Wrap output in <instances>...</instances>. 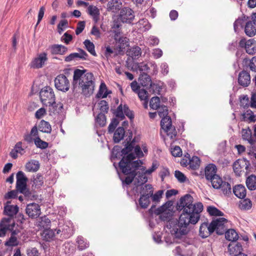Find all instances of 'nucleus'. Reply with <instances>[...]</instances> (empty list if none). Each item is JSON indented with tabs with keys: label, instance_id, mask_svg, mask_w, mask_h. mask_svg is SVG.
<instances>
[{
	"label": "nucleus",
	"instance_id": "obj_1",
	"mask_svg": "<svg viewBox=\"0 0 256 256\" xmlns=\"http://www.w3.org/2000/svg\"><path fill=\"white\" fill-rule=\"evenodd\" d=\"M193 197L190 194H186L180 198L177 203L176 209L182 211L178 220L170 224L171 233L176 238H180L189 232L190 224H195L200 219V213L203 210L202 202L192 204Z\"/></svg>",
	"mask_w": 256,
	"mask_h": 256
},
{
	"label": "nucleus",
	"instance_id": "obj_2",
	"mask_svg": "<svg viewBox=\"0 0 256 256\" xmlns=\"http://www.w3.org/2000/svg\"><path fill=\"white\" fill-rule=\"evenodd\" d=\"M135 159L136 156L132 153L126 156H124L118 162L120 170L127 176L124 180H122V184H130L137 176V170L141 166L142 162L140 160H134Z\"/></svg>",
	"mask_w": 256,
	"mask_h": 256
},
{
	"label": "nucleus",
	"instance_id": "obj_3",
	"mask_svg": "<svg viewBox=\"0 0 256 256\" xmlns=\"http://www.w3.org/2000/svg\"><path fill=\"white\" fill-rule=\"evenodd\" d=\"M173 204L172 200H168L160 206L156 208V205L152 204L148 210V213L152 215L154 214L156 215H160V218L163 221H168L170 220V212H164L170 208Z\"/></svg>",
	"mask_w": 256,
	"mask_h": 256
},
{
	"label": "nucleus",
	"instance_id": "obj_4",
	"mask_svg": "<svg viewBox=\"0 0 256 256\" xmlns=\"http://www.w3.org/2000/svg\"><path fill=\"white\" fill-rule=\"evenodd\" d=\"M40 97L42 104L46 106H48V104L54 103V100H56L53 89L48 86H44L40 90Z\"/></svg>",
	"mask_w": 256,
	"mask_h": 256
},
{
	"label": "nucleus",
	"instance_id": "obj_5",
	"mask_svg": "<svg viewBox=\"0 0 256 256\" xmlns=\"http://www.w3.org/2000/svg\"><path fill=\"white\" fill-rule=\"evenodd\" d=\"M241 48H244L247 54L253 55L256 53V41L252 38L248 40L245 38H242L238 44Z\"/></svg>",
	"mask_w": 256,
	"mask_h": 256
},
{
	"label": "nucleus",
	"instance_id": "obj_6",
	"mask_svg": "<svg viewBox=\"0 0 256 256\" xmlns=\"http://www.w3.org/2000/svg\"><path fill=\"white\" fill-rule=\"evenodd\" d=\"M134 17L133 10L130 8L124 7L120 10L118 19L123 23L130 24Z\"/></svg>",
	"mask_w": 256,
	"mask_h": 256
},
{
	"label": "nucleus",
	"instance_id": "obj_7",
	"mask_svg": "<svg viewBox=\"0 0 256 256\" xmlns=\"http://www.w3.org/2000/svg\"><path fill=\"white\" fill-rule=\"evenodd\" d=\"M250 164V161L246 158H240L235 161L232 165L234 171L237 176H240L242 169L248 170Z\"/></svg>",
	"mask_w": 256,
	"mask_h": 256
},
{
	"label": "nucleus",
	"instance_id": "obj_8",
	"mask_svg": "<svg viewBox=\"0 0 256 256\" xmlns=\"http://www.w3.org/2000/svg\"><path fill=\"white\" fill-rule=\"evenodd\" d=\"M54 85L58 90L64 92L68 91L70 88L69 81L64 74H60L56 78Z\"/></svg>",
	"mask_w": 256,
	"mask_h": 256
},
{
	"label": "nucleus",
	"instance_id": "obj_9",
	"mask_svg": "<svg viewBox=\"0 0 256 256\" xmlns=\"http://www.w3.org/2000/svg\"><path fill=\"white\" fill-rule=\"evenodd\" d=\"M252 20L248 21L244 26V32L249 37H252L256 34V12L251 16Z\"/></svg>",
	"mask_w": 256,
	"mask_h": 256
},
{
	"label": "nucleus",
	"instance_id": "obj_10",
	"mask_svg": "<svg viewBox=\"0 0 256 256\" xmlns=\"http://www.w3.org/2000/svg\"><path fill=\"white\" fill-rule=\"evenodd\" d=\"M16 188L20 193H23L26 188L28 178L22 171H18L16 174Z\"/></svg>",
	"mask_w": 256,
	"mask_h": 256
},
{
	"label": "nucleus",
	"instance_id": "obj_11",
	"mask_svg": "<svg viewBox=\"0 0 256 256\" xmlns=\"http://www.w3.org/2000/svg\"><path fill=\"white\" fill-rule=\"evenodd\" d=\"M26 214L32 218H36L40 214V208L38 204L32 202L27 204Z\"/></svg>",
	"mask_w": 256,
	"mask_h": 256
},
{
	"label": "nucleus",
	"instance_id": "obj_12",
	"mask_svg": "<svg viewBox=\"0 0 256 256\" xmlns=\"http://www.w3.org/2000/svg\"><path fill=\"white\" fill-rule=\"evenodd\" d=\"M48 60L47 54L46 52H42L38 54V57L34 58L30 63V68H42L44 63Z\"/></svg>",
	"mask_w": 256,
	"mask_h": 256
},
{
	"label": "nucleus",
	"instance_id": "obj_13",
	"mask_svg": "<svg viewBox=\"0 0 256 256\" xmlns=\"http://www.w3.org/2000/svg\"><path fill=\"white\" fill-rule=\"evenodd\" d=\"M78 50L79 52V53H71L68 56L65 57L64 61L66 62H70L72 60H76L78 58L82 60H88V54L82 48H78Z\"/></svg>",
	"mask_w": 256,
	"mask_h": 256
},
{
	"label": "nucleus",
	"instance_id": "obj_14",
	"mask_svg": "<svg viewBox=\"0 0 256 256\" xmlns=\"http://www.w3.org/2000/svg\"><path fill=\"white\" fill-rule=\"evenodd\" d=\"M10 201H7L4 204V214L10 216L11 219L15 215H16L19 210V208L17 205H10Z\"/></svg>",
	"mask_w": 256,
	"mask_h": 256
},
{
	"label": "nucleus",
	"instance_id": "obj_15",
	"mask_svg": "<svg viewBox=\"0 0 256 256\" xmlns=\"http://www.w3.org/2000/svg\"><path fill=\"white\" fill-rule=\"evenodd\" d=\"M238 83L243 87H248L250 84V76L248 72L243 70L238 76Z\"/></svg>",
	"mask_w": 256,
	"mask_h": 256
},
{
	"label": "nucleus",
	"instance_id": "obj_16",
	"mask_svg": "<svg viewBox=\"0 0 256 256\" xmlns=\"http://www.w3.org/2000/svg\"><path fill=\"white\" fill-rule=\"evenodd\" d=\"M122 8V3L120 0H110L106 5V10L114 13H116L120 10Z\"/></svg>",
	"mask_w": 256,
	"mask_h": 256
},
{
	"label": "nucleus",
	"instance_id": "obj_17",
	"mask_svg": "<svg viewBox=\"0 0 256 256\" xmlns=\"http://www.w3.org/2000/svg\"><path fill=\"white\" fill-rule=\"evenodd\" d=\"M52 54H64L68 51V48L62 44H54L50 46Z\"/></svg>",
	"mask_w": 256,
	"mask_h": 256
},
{
	"label": "nucleus",
	"instance_id": "obj_18",
	"mask_svg": "<svg viewBox=\"0 0 256 256\" xmlns=\"http://www.w3.org/2000/svg\"><path fill=\"white\" fill-rule=\"evenodd\" d=\"M86 71L87 70L86 69L82 70L80 69H76L74 70L72 81V86L74 88H76V84H78V82L83 78L84 76L86 74Z\"/></svg>",
	"mask_w": 256,
	"mask_h": 256
},
{
	"label": "nucleus",
	"instance_id": "obj_19",
	"mask_svg": "<svg viewBox=\"0 0 256 256\" xmlns=\"http://www.w3.org/2000/svg\"><path fill=\"white\" fill-rule=\"evenodd\" d=\"M234 194L238 198H244L246 194V190L244 186L240 184L235 186L232 189Z\"/></svg>",
	"mask_w": 256,
	"mask_h": 256
},
{
	"label": "nucleus",
	"instance_id": "obj_20",
	"mask_svg": "<svg viewBox=\"0 0 256 256\" xmlns=\"http://www.w3.org/2000/svg\"><path fill=\"white\" fill-rule=\"evenodd\" d=\"M217 168L214 164H210L204 168V174L206 178L209 180L214 176L216 174Z\"/></svg>",
	"mask_w": 256,
	"mask_h": 256
},
{
	"label": "nucleus",
	"instance_id": "obj_21",
	"mask_svg": "<svg viewBox=\"0 0 256 256\" xmlns=\"http://www.w3.org/2000/svg\"><path fill=\"white\" fill-rule=\"evenodd\" d=\"M228 250L230 254H234V256L236 254H242V246L239 242L236 243L234 242H232L228 244Z\"/></svg>",
	"mask_w": 256,
	"mask_h": 256
},
{
	"label": "nucleus",
	"instance_id": "obj_22",
	"mask_svg": "<svg viewBox=\"0 0 256 256\" xmlns=\"http://www.w3.org/2000/svg\"><path fill=\"white\" fill-rule=\"evenodd\" d=\"M76 243L78 249L80 251H82L86 249L90 246V243L88 241L81 236H78L77 237L76 240Z\"/></svg>",
	"mask_w": 256,
	"mask_h": 256
},
{
	"label": "nucleus",
	"instance_id": "obj_23",
	"mask_svg": "<svg viewBox=\"0 0 256 256\" xmlns=\"http://www.w3.org/2000/svg\"><path fill=\"white\" fill-rule=\"evenodd\" d=\"M40 166L38 161L34 160L28 161L25 165L26 170L28 172H36L38 170Z\"/></svg>",
	"mask_w": 256,
	"mask_h": 256
},
{
	"label": "nucleus",
	"instance_id": "obj_24",
	"mask_svg": "<svg viewBox=\"0 0 256 256\" xmlns=\"http://www.w3.org/2000/svg\"><path fill=\"white\" fill-rule=\"evenodd\" d=\"M114 132L113 141L114 143L118 144L124 138L125 130L123 127H118Z\"/></svg>",
	"mask_w": 256,
	"mask_h": 256
},
{
	"label": "nucleus",
	"instance_id": "obj_25",
	"mask_svg": "<svg viewBox=\"0 0 256 256\" xmlns=\"http://www.w3.org/2000/svg\"><path fill=\"white\" fill-rule=\"evenodd\" d=\"M94 84L95 83L86 85L82 84L78 86L81 88L82 94L85 96H89L94 92Z\"/></svg>",
	"mask_w": 256,
	"mask_h": 256
},
{
	"label": "nucleus",
	"instance_id": "obj_26",
	"mask_svg": "<svg viewBox=\"0 0 256 256\" xmlns=\"http://www.w3.org/2000/svg\"><path fill=\"white\" fill-rule=\"evenodd\" d=\"M140 187V195H144L148 196H152V192H154V188L150 184H146L139 186Z\"/></svg>",
	"mask_w": 256,
	"mask_h": 256
},
{
	"label": "nucleus",
	"instance_id": "obj_27",
	"mask_svg": "<svg viewBox=\"0 0 256 256\" xmlns=\"http://www.w3.org/2000/svg\"><path fill=\"white\" fill-rule=\"evenodd\" d=\"M246 186L250 190H256V176L252 174L248 176L246 180Z\"/></svg>",
	"mask_w": 256,
	"mask_h": 256
},
{
	"label": "nucleus",
	"instance_id": "obj_28",
	"mask_svg": "<svg viewBox=\"0 0 256 256\" xmlns=\"http://www.w3.org/2000/svg\"><path fill=\"white\" fill-rule=\"evenodd\" d=\"M188 164L189 167L190 169L196 170L199 168L200 163V158L196 156H194L192 158H190V156L188 154Z\"/></svg>",
	"mask_w": 256,
	"mask_h": 256
},
{
	"label": "nucleus",
	"instance_id": "obj_29",
	"mask_svg": "<svg viewBox=\"0 0 256 256\" xmlns=\"http://www.w3.org/2000/svg\"><path fill=\"white\" fill-rule=\"evenodd\" d=\"M38 130L44 133L50 134L52 132V127L48 122L42 120L38 126Z\"/></svg>",
	"mask_w": 256,
	"mask_h": 256
},
{
	"label": "nucleus",
	"instance_id": "obj_30",
	"mask_svg": "<svg viewBox=\"0 0 256 256\" xmlns=\"http://www.w3.org/2000/svg\"><path fill=\"white\" fill-rule=\"evenodd\" d=\"M141 48L138 46H133L128 51V54L132 60L138 59L141 56Z\"/></svg>",
	"mask_w": 256,
	"mask_h": 256
},
{
	"label": "nucleus",
	"instance_id": "obj_31",
	"mask_svg": "<svg viewBox=\"0 0 256 256\" xmlns=\"http://www.w3.org/2000/svg\"><path fill=\"white\" fill-rule=\"evenodd\" d=\"M94 83V78L92 73L86 72L83 78L78 82V86L87 84H92Z\"/></svg>",
	"mask_w": 256,
	"mask_h": 256
},
{
	"label": "nucleus",
	"instance_id": "obj_32",
	"mask_svg": "<svg viewBox=\"0 0 256 256\" xmlns=\"http://www.w3.org/2000/svg\"><path fill=\"white\" fill-rule=\"evenodd\" d=\"M111 92H112L110 90L108 91H108L106 84H105L104 82H102L100 84V86L99 88V90H98L97 94H96V98H105L109 94H110Z\"/></svg>",
	"mask_w": 256,
	"mask_h": 256
},
{
	"label": "nucleus",
	"instance_id": "obj_33",
	"mask_svg": "<svg viewBox=\"0 0 256 256\" xmlns=\"http://www.w3.org/2000/svg\"><path fill=\"white\" fill-rule=\"evenodd\" d=\"M150 196L144 195H140L138 200L139 206L141 208L146 209L150 204Z\"/></svg>",
	"mask_w": 256,
	"mask_h": 256
},
{
	"label": "nucleus",
	"instance_id": "obj_34",
	"mask_svg": "<svg viewBox=\"0 0 256 256\" xmlns=\"http://www.w3.org/2000/svg\"><path fill=\"white\" fill-rule=\"evenodd\" d=\"M48 106H49V112L50 114L52 115V114H55L56 112H58V110H61L63 108V104L61 102L56 103V101L54 100V102L52 104H48Z\"/></svg>",
	"mask_w": 256,
	"mask_h": 256
},
{
	"label": "nucleus",
	"instance_id": "obj_35",
	"mask_svg": "<svg viewBox=\"0 0 256 256\" xmlns=\"http://www.w3.org/2000/svg\"><path fill=\"white\" fill-rule=\"evenodd\" d=\"M225 237L229 241L236 242L238 238V235L234 229H229L226 232Z\"/></svg>",
	"mask_w": 256,
	"mask_h": 256
},
{
	"label": "nucleus",
	"instance_id": "obj_36",
	"mask_svg": "<svg viewBox=\"0 0 256 256\" xmlns=\"http://www.w3.org/2000/svg\"><path fill=\"white\" fill-rule=\"evenodd\" d=\"M210 234L208 227V222L202 224L199 229V236L204 238L208 237Z\"/></svg>",
	"mask_w": 256,
	"mask_h": 256
},
{
	"label": "nucleus",
	"instance_id": "obj_37",
	"mask_svg": "<svg viewBox=\"0 0 256 256\" xmlns=\"http://www.w3.org/2000/svg\"><path fill=\"white\" fill-rule=\"evenodd\" d=\"M138 172V174L136 178L137 181L135 182V185L136 187H138L140 186L144 185L145 183H146L148 181V178L146 176V174L144 172Z\"/></svg>",
	"mask_w": 256,
	"mask_h": 256
},
{
	"label": "nucleus",
	"instance_id": "obj_38",
	"mask_svg": "<svg viewBox=\"0 0 256 256\" xmlns=\"http://www.w3.org/2000/svg\"><path fill=\"white\" fill-rule=\"evenodd\" d=\"M209 180H210L212 187L216 189H220L222 184L224 182L222 178L216 174L214 176Z\"/></svg>",
	"mask_w": 256,
	"mask_h": 256
},
{
	"label": "nucleus",
	"instance_id": "obj_39",
	"mask_svg": "<svg viewBox=\"0 0 256 256\" xmlns=\"http://www.w3.org/2000/svg\"><path fill=\"white\" fill-rule=\"evenodd\" d=\"M10 218H2L0 222V237H4L8 231V228L6 227L5 223L10 222Z\"/></svg>",
	"mask_w": 256,
	"mask_h": 256
},
{
	"label": "nucleus",
	"instance_id": "obj_40",
	"mask_svg": "<svg viewBox=\"0 0 256 256\" xmlns=\"http://www.w3.org/2000/svg\"><path fill=\"white\" fill-rule=\"evenodd\" d=\"M111 111L114 114L116 117L120 119V120H123L125 118V116L124 114V106L120 104L116 108V110L111 108Z\"/></svg>",
	"mask_w": 256,
	"mask_h": 256
},
{
	"label": "nucleus",
	"instance_id": "obj_41",
	"mask_svg": "<svg viewBox=\"0 0 256 256\" xmlns=\"http://www.w3.org/2000/svg\"><path fill=\"white\" fill-rule=\"evenodd\" d=\"M116 44H118L117 48H118V54L123 51V50L128 46V39L126 37L122 36L117 42Z\"/></svg>",
	"mask_w": 256,
	"mask_h": 256
},
{
	"label": "nucleus",
	"instance_id": "obj_42",
	"mask_svg": "<svg viewBox=\"0 0 256 256\" xmlns=\"http://www.w3.org/2000/svg\"><path fill=\"white\" fill-rule=\"evenodd\" d=\"M242 138L244 140H248L250 145L254 144V140L252 138L251 130L249 128L242 130Z\"/></svg>",
	"mask_w": 256,
	"mask_h": 256
},
{
	"label": "nucleus",
	"instance_id": "obj_43",
	"mask_svg": "<svg viewBox=\"0 0 256 256\" xmlns=\"http://www.w3.org/2000/svg\"><path fill=\"white\" fill-rule=\"evenodd\" d=\"M122 154V148L120 146H115L113 148L112 151L111 159L112 160L116 158H120L121 156H123Z\"/></svg>",
	"mask_w": 256,
	"mask_h": 256
},
{
	"label": "nucleus",
	"instance_id": "obj_44",
	"mask_svg": "<svg viewBox=\"0 0 256 256\" xmlns=\"http://www.w3.org/2000/svg\"><path fill=\"white\" fill-rule=\"evenodd\" d=\"M172 126V122L171 118L169 116H166L164 118H162L160 121L161 128L164 130H170V126Z\"/></svg>",
	"mask_w": 256,
	"mask_h": 256
},
{
	"label": "nucleus",
	"instance_id": "obj_45",
	"mask_svg": "<svg viewBox=\"0 0 256 256\" xmlns=\"http://www.w3.org/2000/svg\"><path fill=\"white\" fill-rule=\"evenodd\" d=\"M84 44L86 50L91 54H92L94 56H96V54L94 50L95 46L93 42H91L89 40H86L84 42Z\"/></svg>",
	"mask_w": 256,
	"mask_h": 256
},
{
	"label": "nucleus",
	"instance_id": "obj_46",
	"mask_svg": "<svg viewBox=\"0 0 256 256\" xmlns=\"http://www.w3.org/2000/svg\"><path fill=\"white\" fill-rule=\"evenodd\" d=\"M42 236L44 240L46 241H50L54 236L55 232L52 230H51L48 228L44 229Z\"/></svg>",
	"mask_w": 256,
	"mask_h": 256
},
{
	"label": "nucleus",
	"instance_id": "obj_47",
	"mask_svg": "<svg viewBox=\"0 0 256 256\" xmlns=\"http://www.w3.org/2000/svg\"><path fill=\"white\" fill-rule=\"evenodd\" d=\"M220 189L221 190L224 196H228L232 194L231 185L228 182H224Z\"/></svg>",
	"mask_w": 256,
	"mask_h": 256
},
{
	"label": "nucleus",
	"instance_id": "obj_48",
	"mask_svg": "<svg viewBox=\"0 0 256 256\" xmlns=\"http://www.w3.org/2000/svg\"><path fill=\"white\" fill-rule=\"evenodd\" d=\"M88 14L92 16L94 19L96 20L100 16V11L98 8L96 6H90L88 7Z\"/></svg>",
	"mask_w": 256,
	"mask_h": 256
},
{
	"label": "nucleus",
	"instance_id": "obj_49",
	"mask_svg": "<svg viewBox=\"0 0 256 256\" xmlns=\"http://www.w3.org/2000/svg\"><path fill=\"white\" fill-rule=\"evenodd\" d=\"M244 62L246 64H248L250 70L256 72V56L252 57L250 60L248 58H244Z\"/></svg>",
	"mask_w": 256,
	"mask_h": 256
},
{
	"label": "nucleus",
	"instance_id": "obj_50",
	"mask_svg": "<svg viewBox=\"0 0 256 256\" xmlns=\"http://www.w3.org/2000/svg\"><path fill=\"white\" fill-rule=\"evenodd\" d=\"M34 185H35V188H39L44 184V177L40 174H38L36 176V178L34 177L33 178Z\"/></svg>",
	"mask_w": 256,
	"mask_h": 256
},
{
	"label": "nucleus",
	"instance_id": "obj_51",
	"mask_svg": "<svg viewBox=\"0 0 256 256\" xmlns=\"http://www.w3.org/2000/svg\"><path fill=\"white\" fill-rule=\"evenodd\" d=\"M207 211L211 216H223L224 214L216 208L214 206H208Z\"/></svg>",
	"mask_w": 256,
	"mask_h": 256
},
{
	"label": "nucleus",
	"instance_id": "obj_52",
	"mask_svg": "<svg viewBox=\"0 0 256 256\" xmlns=\"http://www.w3.org/2000/svg\"><path fill=\"white\" fill-rule=\"evenodd\" d=\"M34 140L35 145L38 148L45 149L48 147V144L46 142L42 140L40 136L34 138Z\"/></svg>",
	"mask_w": 256,
	"mask_h": 256
},
{
	"label": "nucleus",
	"instance_id": "obj_53",
	"mask_svg": "<svg viewBox=\"0 0 256 256\" xmlns=\"http://www.w3.org/2000/svg\"><path fill=\"white\" fill-rule=\"evenodd\" d=\"M142 84L144 86L152 84L150 76L148 74H141L140 76Z\"/></svg>",
	"mask_w": 256,
	"mask_h": 256
},
{
	"label": "nucleus",
	"instance_id": "obj_54",
	"mask_svg": "<svg viewBox=\"0 0 256 256\" xmlns=\"http://www.w3.org/2000/svg\"><path fill=\"white\" fill-rule=\"evenodd\" d=\"M96 122L101 127L104 126L106 124V118L104 114L100 112L96 118Z\"/></svg>",
	"mask_w": 256,
	"mask_h": 256
},
{
	"label": "nucleus",
	"instance_id": "obj_55",
	"mask_svg": "<svg viewBox=\"0 0 256 256\" xmlns=\"http://www.w3.org/2000/svg\"><path fill=\"white\" fill-rule=\"evenodd\" d=\"M160 98L158 96H154L150 100V106L154 110H157L160 106Z\"/></svg>",
	"mask_w": 256,
	"mask_h": 256
},
{
	"label": "nucleus",
	"instance_id": "obj_56",
	"mask_svg": "<svg viewBox=\"0 0 256 256\" xmlns=\"http://www.w3.org/2000/svg\"><path fill=\"white\" fill-rule=\"evenodd\" d=\"M164 190H161L157 191L155 194H154L152 192V195L150 196L152 201L156 204L160 202V199L162 198V196L164 194Z\"/></svg>",
	"mask_w": 256,
	"mask_h": 256
},
{
	"label": "nucleus",
	"instance_id": "obj_57",
	"mask_svg": "<svg viewBox=\"0 0 256 256\" xmlns=\"http://www.w3.org/2000/svg\"><path fill=\"white\" fill-rule=\"evenodd\" d=\"M240 106L246 109L249 106V98L247 95H242L239 98Z\"/></svg>",
	"mask_w": 256,
	"mask_h": 256
},
{
	"label": "nucleus",
	"instance_id": "obj_58",
	"mask_svg": "<svg viewBox=\"0 0 256 256\" xmlns=\"http://www.w3.org/2000/svg\"><path fill=\"white\" fill-rule=\"evenodd\" d=\"M119 124V120L116 118H112L108 126V132L112 134L115 131L116 127Z\"/></svg>",
	"mask_w": 256,
	"mask_h": 256
},
{
	"label": "nucleus",
	"instance_id": "obj_59",
	"mask_svg": "<svg viewBox=\"0 0 256 256\" xmlns=\"http://www.w3.org/2000/svg\"><path fill=\"white\" fill-rule=\"evenodd\" d=\"M100 112L107 114L109 109L108 102L105 100H102L98 103Z\"/></svg>",
	"mask_w": 256,
	"mask_h": 256
},
{
	"label": "nucleus",
	"instance_id": "obj_60",
	"mask_svg": "<svg viewBox=\"0 0 256 256\" xmlns=\"http://www.w3.org/2000/svg\"><path fill=\"white\" fill-rule=\"evenodd\" d=\"M242 116L244 118H246V115L248 116V120L249 122H256V115L254 114L253 112L251 110H246V112L242 114Z\"/></svg>",
	"mask_w": 256,
	"mask_h": 256
},
{
	"label": "nucleus",
	"instance_id": "obj_61",
	"mask_svg": "<svg viewBox=\"0 0 256 256\" xmlns=\"http://www.w3.org/2000/svg\"><path fill=\"white\" fill-rule=\"evenodd\" d=\"M124 114L130 119V121L133 120L134 117V112L130 110L126 104L124 105Z\"/></svg>",
	"mask_w": 256,
	"mask_h": 256
},
{
	"label": "nucleus",
	"instance_id": "obj_62",
	"mask_svg": "<svg viewBox=\"0 0 256 256\" xmlns=\"http://www.w3.org/2000/svg\"><path fill=\"white\" fill-rule=\"evenodd\" d=\"M51 222L50 220L46 216L41 218V220L39 222V226L42 227L44 229L49 228Z\"/></svg>",
	"mask_w": 256,
	"mask_h": 256
},
{
	"label": "nucleus",
	"instance_id": "obj_63",
	"mask_svg": "<svg viewBox=\"0 0 256 256\" xmlns=\"http://www.w3.org/2000/svg\"><path fill=\"white\" fill-rule=\"evenodd\" d=\"M18 244L16 236H10V238L5 242L4 245L7 246H15Z\"/></svg>",
	"mask_w": 256,
	"mask_h": 256
},
{
	"label": "nucleus",
	"instance_id": "obj_64",
	"mask_svg": "<svg viewBox=\"0 0 256 256\" xmlns=\"http://www.w3.org/2000/svg\"><path fill=\"white\" fill-rule=\"evenodd\" d=\"M158 109V114L160 118H162L168 116V110L166 106L162 105Z\"/></svg>",
	"mask_w": 256,
	"mask_h": 256
}]
</instances>
